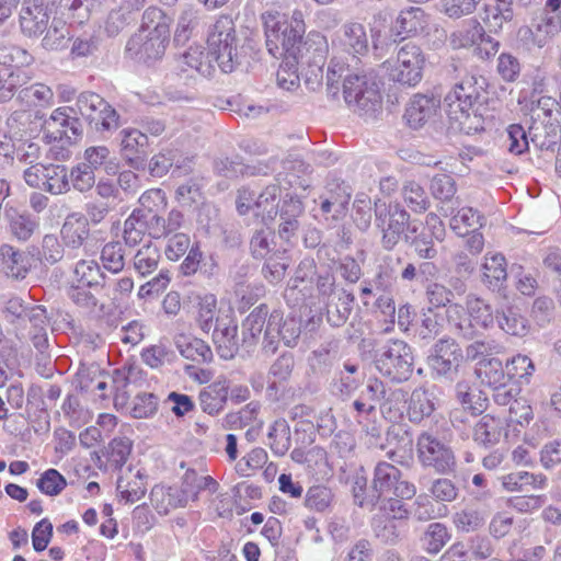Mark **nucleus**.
<instances>
[{
    "label": "nucleus",
    "mask_w": 561,
    "mask_h": 561,
    "mask_svg": "<svg viewBox=\"0 0 561 561\" xmlns=\"http://www.w3.org/2000/svg\"><path fill=\"white\" fill-rule=\"evenodd\" d=\"M206 59L207 56L199 46L190 47L178 60V68L182 72L195 71L202 76H209L213 66Z\"/></svg>",
    "instance_id": "c03bdc74"
},
{
    "label": "nucleus",
    "mask_w": 561,
    "mask_h": 561,
    "mask_svg": "<svg viewBox=\"0 0 561 561\" xmlns=\"http://www.w3.org/2000/svg\"><path fill=\"white\" fill-rule=\"evenodd\" d=\"M373 531L375 536L387 545H397L405 536L408 524L401 520H392L378 516L373 518Z\"/></svg>",
    "instance_id": "c9c22d12"
},
{
    "label": "nucleus",
    "mask_w": 561,
    "mask_h": 561,
    "mask_svg": "<svg viewBox=\"0 0 561 561\" xmlns=\"http://www.w3.org/2000/svg\"><path fill=\"white\" fill-rule=\"evenodd\" d=\"M133 442L127 437L113 438L107 448V461L114 469H121L131 454Z\"/></svg>",
    "instance_id": "052dcab7"
},
{
    "label": "nucleus",
    "mask_w": 561,
    "mask_h": 561,
    "mask_svg": "<svg viewBox=\"0 0 561 561\" xmlns=\"http://www.w3.org/2000/svg\"><path fill=\"white\" fill-rule=\"evenodd\" d=\"M121 136L122 157L130 167L139 169L146 159L147 135L138 129L128 128L123 129Z\"/></svg>",
    "instance_id": "6ab92c4d"
},
{
    "label": "nucleus",
    "mask_w": 561,
    "mask_h": 561,
    "mask_svg": "<svg viewBox=\"0 0 561 561\" xmlns=\"http://www.w3.org/2000/svg\"><path fill=\"white\" fill-rule=\"evenodd\" d=\"M499 327L507 334L518 337L526 336L530 331L528 320L514 307L496 313Z\"/></svg>",
    "instance_id": "a19ab883"
},
{
    "label": "nucleus",
    "mask_w": 561,
    "mask_h": 561,
    "mask_svg": "<svg viewBox=\"0 0 561 561\" xmlns=\"http://www.w3.org/2000/svg\"><path fill=\"white\" fill-rule=\"evenodd\" d=\"M506 368L510 379L517 377L526 385L530 382V378L535 373L534 362L523 354H517L507 360Z\"/></svg>",
    "instance_id": "69168bd1"
},
{
    "label": "nucleus",
    "mask_w": 561,
    "mask_h": 561,
    "mask_svg": "<svg viewBox=\"0 0 561 561\" xmlns=\"http://www.w3.org/2000/svg\"><path fill=\"white\" fill-rule=\"evenodd\" d=\"M213 340L221 358H233L239 350L237 322L231 318L216 319Z\"/></svg>",
    "instance_id": "a211bd4d"
},
{
    "label": "nucleus",
    "mask_w": 561,
    "mask_h": 561,
    "mask_svg": "<svg viewBox=\"0 0 561 561\" xmlns=\"http://www.w3.org/2000/svg\"><path fill=\"white\" fill-rule=\"evenodd\" d=\"M427 24V15L422 9L410 8L400 12L393 23L392 32L404 39L424 32Z\"/></svg>",
    "instance_id": "393cba45"
},
{
    "label": "nucleus",
    "mask_w": 561,
    "mask_h": 561,
    "mask_svg": "<svg viewBox=\"0 0 561 561\" xmlns=\"http://www.w3.org/2000/svg\"><path fill=\"white\" fill-rule=\"evenodd\" d=\"M261 20L268 53L274 57L294 56L297 45L306 33L304 13L300 10H294L288 19L285 14L271 10L262 13Z\"/></svg>",
    "instance_id": "20e7f679"
},
{
    "label": "nucleus",
    "mask_w": 561,
    "mask_h": 561,
    "mask_svg": "<svg viewBox=\"0 0 561 561\" xmlns=\"http://www.w3.org/2000/svg\"><path fill=\"white\" fill-rule=\"evenodd\" d=\"M485 225V217L472 207H462L451 216L449 226L458 236H466L469 229L479 230Z\"/></svg>",
    "instance_id": "ea45409f"
},
{
    "label": "nucleus",
    "mask_w": 561,
    "mask_h": 561,
    "mask_svg": "<svg viewBox=\"0 0 561 561\" xmlns=\"http://www.w3.org/2000/svg\"><path fill=\"white\" fill-rule=\"evenodd\" d=\"M434 240L435 237L430 234L426 229H419L416 233L409 232L404 234V242L410 244L419 257L423 260H432L437 255Z\"/></svg>",
    "instance_id": "de8ad7c7"
},
{
    "label": "nucleus",
    "mask_w": 561,
    "mask_h": 561,
    "mask_svg": "<svg viewBox=\"0 0 561 561\" xmlns=\"http://www.w3.org/2000/svg\"><path fill=\"white\" fill-rule=\"evenodd\" d=\"M32 256L14 249L10 244L0 247V261L2 268L9 277L23 279L32 267Z\"/></svg>",
    "instance_id": "bb28decb"
},
{
    "label": "nucleus",
    "mask_w": 561,
    "mask_h": 561,
    "mask_svg": "<svg viewBox=\"0 0 561 561\" xmlns=\"http://www.w3.org/2000/svg\"><path fill=\"white\" fill-rule=\"evenodd\" d=\"M304 214L302 203L296 197H289L284 199L279 209V237L286 241L290 238L299 228L298 218Z\"/></svg>",
    "instance_id": "c756f323"
},
{
    "label": "nucleus",
    "mask_w": 561,
    "mask_h": 561,
    "mask_svg": "<svg viewBox=\"0 0 561 561\" xmlns=\"http://www.w3.org/2000/svg\"><path fill=\"white\" fill-rule=\"evenodd\" d=\"M64 244L69 249H79L90 236L89 219L81 213L69 214L60 229Z\"/></svg>",
    "instance_id": "b1692460"
},
{
    "label": "nucleus",
    "mask_w": 561,
    "mask_h": 561,
    "mask_svg": "<svg viewBox=\"0 0 561 561\" xmlns=\"http://www.w3.org/2000/svg\"><path fill=\"white\" fill-rule=\"evenodd\" d=\"M454 50L472 49L476 57L489 60L496 55L500 43L488 35L477 20H470L461 27L455 30L448 38Z\"/></svg>",
    "instance_id": "9d476101"
},
{
    "label": "nucleus",
    "mask_w": 561,
    "mask_h": 561,
    "mask_svg": "<svg viewBox=\"0 0 561 561\" xmlns=\"http://www.w3.org/2000/svg\"><path fill=\"white\" fill-rule=\"evenodd\" d=\"M547 478L543 474H534L527 471H519L506 474L502 479V484L505 490L523 491L525 486H533L541 489L546 485Z\"/></svg>",
    "instance_id": "49530a36"
},
{
    "label": "nucleus",
    "mask_w": 561,
    "mask_h": 561,
    "mask_svg": "<svg viewBox=\"0 0 561 561\" xmlns=\"http://www.w3.org/2000/svg\"><path fill=\"white\" fill-rule=\"evenodd\" d=\"M172 22V18L160 8L146 9L138 32L127 42V55L145 64L161 59L170 44Z\"/></svg>",
    "instance_id": "f257e3e1"
},
{
    "label": "nucleus",
    "mask_w": 561,
    "mask_h": 561,
    "mask_svg": "<svg viewBox=\"0 0 561 561\" xmlns=\"http://www.w3.org/2000/svg\"><path fill=\"white\" fill-rule=\"evenodd\" d=\"M206 44L219 68L226 73L233 71L239 62V39L231 16L221 14L209 26Z\"/></svg>",
    "instance_id": "39448f33"
},
{
    "label": "nucleus",
    "mask_w": 561,
    "mask_h": 561,
    "mask_svg": "<svg viewBox=\"0 0 561 561\" xmlns=\"http://www.w3.org/2000/svg\"><path fill=\"white\" fill-rule=\"evenodd\" d=\"M466 306L471 323L483 329H489L494 324L492 307L483 299L474 296H468Z\"/></svg>",
    "instance_id": "09e8293b"
},
{
    "label": "nucleus",
    "mask_w": 561,
    "mask_h": 561,
    "mask_svg": "<svg viewBox=\"0 0 561 561\" xmlns=\"http://www.w3.org/2000/svg\"><path fill=\"white\" fill-rule=\"evenodd\" d=\"M402 500L403 499L394 495L380 497V501L377 504L379 514L376 516L407 523L410 513Z\"/></svg>",
    "instance_id": "680f3d73"
},
{
    "label": "nucleus",
    "mask_w": 561,
    "mask_h": 561,
    "mask_svg": "<svg viewBox=\"0 0 561 561\" xmlns=\"http://www.w3.org/2000/svg\"><path fill=\"white\" fill-rule=\"evenodd\" d=\"M20 77V68L16 66H4L0 68V100L11 96L19 85L30 79L26 75H24L22 79Z\"/></svg>",
    "instance_id": "e2e57ef3"
},
{
    "label": "nucleus",
    "mask_w": 561,
    "mask_h": 561,
    "mask_svg": "<svg viewBox=\"0 0 561 561\" xmlns=\"http://www.w3.org/2000/svg\"><path fill=\"white\" fill-rule=\"evenodd\" d=\"M354 296L341 288L336 296L325 302L327 321L331 327L344 325L353 310Z\"/></svg>",
    "instance_id": "cd10ccee"
},
{
    "label": "nucleus",
    "mask_w": 561,
    "mask_h": 561,
    "mask_svg": "<svg viewBox=\"0 0 561 561\" xmlns=\"http://www.w3.org/2000/svg\"><path fill=\"white\" fill-rule=\"evenodd\" d=\"M482 88L476 77H465L445 95L447 116L453 126L466 134L483 130L484 117L479 111Z\"/></svg>",
    "instance_id": "7ed1b4c3"
},
{
    "label": "nucleus",
    "mask_w": 561,
    "mask_h": 561,
    "mask_svg": "<svg viewBox=\"0 0 561 561\" xmlns=\"http://www.w3.org/2000/svg\"><path fill=\"white\" fill-rule=\"evenodd\" d=\"M425 66L426 55L421 46L414 43L402 45L393 64L383 62L389 79L408 87H415L422 81Z\"/></svg>",
    "instance_id": "1a4fd4ad"
},
{
    "label": "nucleus",
    "mask_w": 561,
    "mask_h": 561,
    "mask_svg": "<svg viewBox=\"0 0 561 561\" xmlns=\"http://www.w3.org/2000/svg\"><path fill=\"white\" fill-rule=\"evenodd\" d=\"M343 98L348 107L359 114L376 112L381 104L379 92L364 75L351 73L344 78Z\"/></svg>",
    "instance_id": "ddd939ff"
},
{
    "label": "nucleus",
    "mask_w": 561,
    "mask_h": 561,
    "mask_svg": "<svg viewBox=\"0 0 561 561\" xmlns=\"http://www.w3.org/2000/svg\"><path fill=\"white\" fill-rule=\"evenodd\" d=\"M334 501L333 491L324 485H313L308 489L305 505L309 510L324 513L331 508Z\"/></svg>",
    "instance_id": "4d7b16f0"
},
{
    "label": "nucleus",
    "mask_w": 561,
    "mask_h": 561,
    "mask_svg": "<svg viewBox=\"0 0 561 561\" xmlns=\"http://www.w3.org/2000/svg\"><path fill=\"white\" fill-rule=\"evenodd\" d=\"M481 282L492 291L500 293L507 282V263L501 253H486L481 265Z\"/></svg>",
    "instance_id": "aec40b11"
},
{
    "label": "nucleus",
    "mask_w": 561,
    "mask_h": 561,
    "mask_svg": "<svg viewBox=\"0 0 561 561\" xmlns=\"http://www.w3.org/2000/svg\"><path fill=\"white\" fill-rule=\"evenodd\" d=\"M105 275L94 260H80L72 271L71 283L96 289L103 287Z\"/></svg>",
    "instance_id": "2f4dec72"
},
{
    "label": "nucleus",
    "mask_w": 561,
    "mask_h": 561,
    "mask_svg": "<svg viewBox=\"0 0 561 561\" xmlns=\"http://www.w3.org/2000/svg\"><path fill=\"white\" fill-rule=\"evenodd\" d=\"M374 365L382 377L403 383L413 375V350L402 340H389L375 351Z\"/></svg>",
    "instance_id": "423d86ee"
},
{
    "label": "nucleus",
    "mask_w": 561,
    "mask_h": 561,
    "mask_svg": "<svg viewBox=\"0 0 561 561\" xmlns=\"http://www.w3.org/2000/svg\"><path fill=\"white\" fill-rule=\"evenodd\" d=\"M439 101L423 94H416L409 103L404 118L411 128H420L437 114Z\"/></svg>",
    "instance_id": "4be33fe9"
},
{
    "label": "nucleus",
    "mask_w": 561,
    "mask_h": 561,
    "mask_svg": "<svg viewBox=\"0 0 561 561\" xmlns=\"http://www.w3.org/2000/svg\"><path fill=\"white\" fill-rule=\"evenodd\" d=\"M117 491L122 499L128 503L139 501L146 493V483L141 472L138 470L131 480L119 477L117 480Z\"/></svg>",
    "instance_id": "bf43d9fd"
},
{
    "label": "nucleus",
    "mask_w": 561,
    "mask_h": 561,
    "mask_svg": "<svg viewBox=\"0 0 561 561\" xmlns=\"http://www.w3.org/2000/svg\"><path fill=\"white\" fill-rule=\"evenodd\" d=\"M64 247L66 245L60 243L55 234L49 233L43 237L41 249L36 247H31L28 249V255L42 264L54 265L62 260L65 254Z\"/></svg>",
    "instance_id": "f704fd0d"
},
{
    "label": "nucleus",
    "mask_w": 561,
    "mask_h": 561,
    "mask_svg": "<svg viewBox=\"0 0 561 561\" xmlns=\"http://www.w3.org/2000/svg\"><path fill=\"white\" fill-rule=\"evenodd\" d=\"M36 485L42 493L55 496L67 486V481L58 470L50 468L42 473Z\"/></svg>",
    "instance_id": "338daca9"
},
{
    "label": "nucleus",
    "mask_w": 561,
    "mask_h": 561,
    "mask_svg": "<svg viewBox=\"0 0 561 561\" xmlns=\"http://www.w3.org/2000/svg\"><path fill=\"white\" fill-rule=\"evenodd\" d=\"M352 493L355 505L371 512L379 503L380 497L392 494L410 500L415 495L416 488L413 483L402 480V472L394 465L379 461L375 466L370 486L367 485L366 477L356 476Z\"/></svg>",
    "instance_id": "f03ea898"
},
{
    "label": "nucleus",
    "mask_w": 561,
    "mask_h": 561,
    "mask_svg": "<svg viewBox=\"0 0 561 561\" xmlns=\"http://www.w3.org/2000/svg\"><path fill=\"white\" fill-rule=\"evenodd\" d=\"M446 319L451 330L459 336L473 340L476 337L474 324L471 323L467 308L460 304H450L446 308Z\"/></svg>",
    "instance_id": "473e14b6"
},
{
    "label": "nucleus",
    "mask_w": 561,
    "mask_h": 561,
    "mask_svg": "<svg viewBox=\"0 0 561 561\" xmlns=\"http://www.w3.org/2000/svg\"><path fill=\"white\" fill-rule=\"evenodd\" d=\"M118 169L117 159L112 156L111 150L106 146L88 147L83 152L81 161L76 167L79 175H93L95 173L115 175Z\"/></svg>",
    "instance_id": "2eb2a0df"
},
{
    "label": "nucleus",
    "mask_w": 561,
    "mask_h": 561,
    "mask_svg": "<svg viewBox=\"0 0 561 561\" xmlns=\"http://www.w3.org/2000/svg\"><path fill=\"white\" fill-rule=\"evenodd\" d=\"M456 389L457 399L462 410L469 412L472 416L480 415L486 410L488 399L483 398L481 392H471L465 382H458Z\"/></svg>",
    "instance_id": "864d4df0"
},
{
    "label": "nucleus",
    "mask_w": 561,
    "mask_h": 561,
    "mask_svg": "<svg viewBox=\"0 0 561 561\" xmlns=\"http://www.w3.org/2000/svg\"><path fill=\"white\" fill-rule=\"evenodd\" d=\"M144 209H134L124 222V240L129 247L137 245L144 239L146 231Z\"/></svg>",
    "instance_id": "8fccbe9b"
},
{
    "label": "nucleus",
    "mask_w": 561,
    "mask_h": 561,
    "mask_svg": "<svg viewBox=\"0 0 561 561\" xmlns=\"http://www.w3.org/2000/svg\"><path fill=\"white\" fill-rule=\"evenodd\" d=\"M350 411L353 413L355 421L362 425L363 431L373 438L380 436V426L374 422L377 415V409L374 405L362 401L356 398L350 405Z\"/></svg>",
    "instance_id": "79ce46f5"
},
{
    "label": "nucleus",
    "mask_w": 561,
    "mask_h": 561,
    "mask_svg": "<svg viewBox=\"0 0 561 561\" xmlns=\"http://www.w3.org/2000/svg\"><path fill=\"white\" fill-rule=\"evenodd\" d=\"M375 224L381 232V245L385 250H393L404 240L405 233H416L419 221L411 220L410 214L399 204L387 205L380 199L375 202Z\"/></svg>",
    "instance_id": "0eeeda50"
},
{
    "label": "nucleus",
    "mask_w": 561,
    "mask_h": 561,
    "mask_svg": "<svg viewBox=\"0 0 561 561\" xmlns=\"http://www.w3.org/2000/svg\"><path fill=\"white\" fill-rule=\"evenodd\" d=\"M435 410L433 393L425 388H416L411 392L408 400L407 415L410 422L421 423L432 415Z\"/></svg>",
    "instance_id": "7c9ffc66"
},
{
    "label": "nucleus",
    "mask_w": 561,
    "mask_h": 561,
    "mask_svg": "<svg viewBox=\"0 0 561 561\" xmlns=\"http://www.w3.org/2000/svg\"><path fill=\"white\" fill-rule=\"evenodd\" d=\"M151 503L161 513L170 508L184 507L191 499L182 488L156 485L150 493Z\"/></svg>",
    "instance_id": "c85d7f7f"
},
{
    "label": "nucleus",
    "mask_w": 561,
    "mask_h": 561,
    "mask_svg": "<svg viewBox=\"0 0 561 561\" xmlns=\"http://www.w3.org/2000/svg\"><path fill=\"white\" fill-rule=\"evenodd\" d=\"M301 334V322L295 317H283L280 310H273L267 320L266 331L262 339V352L266 356L274 355L283 342L294 347Z\"/></svg>",
    "instance_id": "f8f14e48"
},
{
    "label": "nucleus",
    "mask_w": 561,
    "mask_h": 561,
    "mask_svg": "<svg viewBox=\"0 0 561 561\" xmlns=\"http://www.w3.org/2000/svg\"><path fill=\"white\" fill-rule=\"evenodd\" d=\"M341 44L343 49L353 56L366 54L368 37L364 25L357 22L347 23L344 26Z\"/></svg>",
    "instance_id": "4c0bfd02"
},
{
    "label": "nucleus",
    "mask_w": 561,
    "mask_h": 561,
    "mask_svg": "<svg viewBox=\"0 0 561 561\" xmlns=\"http://www.w3.org/2000/svg\"><path fill=\"white\" fill-rule=\"evenodd\" d=\"M299 64L291 57H283V60L276 72L277 85L286 91L295 90L299 87Z\"/></svg>",
    "instance_id": "6e6d98bb"
},
{
    "label": "nucleus",
    "mask_w": 561,
    "mask_h": 561,
    "mask_svg": "<svg viewBox=\"0 0 561 561\" xmlns=\"http://www.w3.org/2000/svg\"><path fill=\"white\" fill-rule=\"evenodd\" d=\"M289 266V257L285 252H274L266 257L262 267V274L271 284H278L286 275Z\"/></svg>",
    "instance_id": "603ef678"
},
{
    "label": "nucleus",
    "mask_w": 561,
    "mask_h": 561,
    "mask_svg": "<svg viewBox=\"0 0 561 561\" xmlns=\"http://www.w3.org/2000/svg\"><path fill=\"white\" fill-rule=\"evenodd\" d=\"M329 55V43L325 35L319 31H310L306 38L297 45L294 56L297 64L322 67Z\"/></svg>",
    "instance_id": "dca6fc26"
},
{
    "label": "nucleus",
    "mask_w": 561,
    "mask_h": 561,
    "mask_svg": "<svg viewBox=\"0 0 561 561\" xmlns=\"http://www.w3.org/2000/svg\"><path fill=\"white\" fill-rule=\"evenodd\" d=\"M416 458L421 467L439 476H448L457 469V458L449 444L430 431L416 438Z\"/></svg>",
    "instance_id": "6e6552de"
},
{
    "label": "nucleus",
    "mask_w": 561,
    "mask_h": 561,
    "mask_svg": "<svg viewBox=\"0 0 561 561\" xmlns=\"http://www.w3.org/2000/svg\"><path fill=\"white\" fill-rule=\"evenodd\" d=\"M482 20L490 32L499 33L504 23L512 20V1L491 0L484 5Z\"/></svg>",
    "instance_id": "72a5a7b5"
},
{
    "label": "nucleus",
    "mask_w": 561,
    "mask_h": 561,
    "mask_svg": "<svg viewBox=\"0 0 561 561\" xmlns=\"http://www.w3.org/2000/svg\"><path fill=\"white\" fill-rule=\"evenodd\" d=\"M229 394V382L227 379H218L199 392L201 409L209 414L216 415L221 412L227 403Z\"/></svg>",
    "instance_id": "a878e982"
},
{
    "label": "nucleus",
    "mask_w": 561,
    "mask_h": 561,
    "mask_svg": "<svg viewBox=\"0 0 561 561\" xmlns=\"http://www.w3.org/2000/svg\"><path fill=\"white\" fill-rule=\"evenodd\" d=\"M340 348V340L335 337L323 341L310 356L311 367L320 371L329 368L336 358Z\"/></svg>",
    "instance_id": "a18cd8bd"
},
{
    "label": "nucleus",
    "mask_w": 561,
    "mask_h": 561,
    "mask_svg": "<svg viewBox=\"0 0 561 561\" xmlns=\"http://www.w3.org/2000/svg\"><path fill=\"white\" fill-rule=\"evenodd\" d=\"M180 354L196 363H208L213 359L210 347L201 339L180 335L175 339Z\"/></svg>",
    "instance_id": "e433bc0d"
},
{
    "label": "nucleus",
    "mask_w": 561,
    "mask_h": 561,
    "mask_svg": "<svg viewBox=\"0 0 561 561\" xmlns=\"http://www.w3.org/2000/svg\"><path fill=\"white\" fill-rule=\"evenodd\" d=\"M443 331V318L432 307L423 309L417 323V334L422 340H432Z\"/></svg>",
    "instance_id": "5fc2aeb1"
},
{
    "label": "nucleus",
    "mask_w": 561,
    "mask_h": 561,
    "mask_svg": "<svg viewBox=\"0 0 561 561\" xmlns=\"http://www.w3.org/2000/svg\"><path fill=\"white\" fill-rule=\"evenodd\" d=\"M160 261V251L156 245L147 244L134 255V268L141 276H147L157 270Z\"/></svg>",
    "instance_id": "13d9d810"
},
{
    "label": "nucleus",
    "mask_w": 561,
    "mask_h": 561,
    "mask_svg": "<svg viewBox=\"0 0 561 561\" xmlns=\"http://www.w3.org/2000/svg\"><path fill=\"white\" fill-rule=\"evenodd\" d=\"M49 22L48 8L44 0H24L20 12V25L27 36L44 33Z\"/></svg>",
    "instance_id": "f3484780"
},
{
    "label": "nucleus",
    "mask_w": 561,
    "mask_h": 561,
    "mask_svg": "<svg viewBox=\"0 0 561 561\" xmlns=\"http://www.w3.org/2000/svg\"><path fill=\"white\" fill-rule=\"evenodd\" d=\"M505 430V421L501 417L484 414L473 426L472 439L479 446L491 447L500 443Z\"/></svg>",
    "instance_id": "5701e85b"
},
{
    "label": "nucleus",
    "mask_w": 561,
    "mask_h": 561,
    "mask_svg": "<svg viewBox=\"0 0 561 561\" xmlns=\"http://www.w3.org/2000/svg\"><path fill=\"white\" fill-rule=\"evenodd\" d=\"M73 110L70 106L55 108L43 124L41 131L45 144L60 142L71 145L72 137L81 134V124L78 117L72 116Z\"/></svg>",
    "instance_id": "4468645a"
},
{
    "label": "nucleus",
    "mask_w": 561,
    "mask_h": 561,
    "mask_svg": "<svg viewBox=\"0 0 561 561\" xmlns=\"http://www.w3.org/2000/svg\"><path fill=\"white\" fill-rule=\"evenodd\" d=\"M9 226L16 239L27 241L38 228V222L30 215L13 213L10 215Z\"/></svg>",
    "instance_id": "0e129e2a"
},
{
    "label": "nucleus",
    "mask_w": 561,
    "mask_h": 561,
    "mask_svg": "<svg viewBox=\"0 0 561 561\" xmlns=\"http://www.w3.org/2000/svg\"><path fill=\"white\" fill-rule=\"evenodd\" d=\"M476 373L481 383L490 388L510 382V376L504 371L502 362L499 358L481 360Z\"/></svg>",
    "instance_id": "37998d69"
},
{
    "label": "nucleus",
    "mask_w": 561,
    "mask_h": 561,
    "mask_svg": "<svg viewBox=\"0 0 561 561\" xmlns=\"http://www.w3.org/2000/svg\"><path fill=\"white\" fill-rule=\"evenodd\" d=\"M268 308L260 305L242 322V345L250 352L263 339L268 320Z\"/></svg>",
    "instance_id": "412c9836"
},
{
    "label": "nucleus",
    "mask_w": 561,
    "mask_h": 561,
    "mask_svg": "<svg viewBox=\"0 0 561 561\" xmlns=\"http://www.w3.org/2000/svg\"><path fill=\"white\" fill-rule=\"evenodd\" d=\"M451 539V534L443 523L435 522L427 525L421 536L422 548L430 554H437Z\"/></svg>",
    "instance_id": "58836bf2"
},
{
    "label": "nucleus",
    "mask_w": 561,
    "mask_h": 561,
    "mask_svg": "<svg viewBox=\"0 0 561 561\" xmlns=\"http://www.w3.org/2000/svg\"><path fill=\"white\" fill-rule=\"evenodd\" d=\"M88 286L71 283L67 289V296L79 308L92 312L98 306V298Z\"/></svg>",
    "instance_id": "774afa93"
},
{
    "label": "nucleus",
    "mask_w": 561,
    "mask_h": 561,
    "mask_svg": "<svg viewBox=\"0 0 561 561\" xmlns=\"http://www.w3.org/2000/svg\"><path fill=\"white\" fill-rule=\"evenodd\" d=\"M270 447L276 456H284L291 446L290 428L285 420H276L268 432Z\"/></svg>",
    "instance_id": "3c124183"
},
{
    "label": "nucleus",
    "mask_w": 561,
    "mask_h": 561,
    "mask_svg": "<svg viewBox=\"0 0 561 561\" xmlns=\"http://www.w3.org/2000/svg\"><path fill=\"white\" fill-rule=\"evenodd\" d=\"M463 359L460 345L451 337L439 339L431 348L427 365L436 380L453 382Z\"/></svg>",
    "instance_id": "9b49d317"
}]
</instances>
